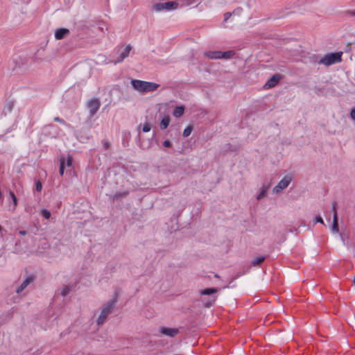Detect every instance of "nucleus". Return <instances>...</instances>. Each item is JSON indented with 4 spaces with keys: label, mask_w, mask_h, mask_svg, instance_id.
Returning a JSON list of instances; mask_svg holds the SVG:
<instances>
[{
    "label": "nucleus",
    "mask_w": 355,
    "mask_h": 355,
    "mask_svg": "<svg viewBox=\"0 0 355 355\" xmlns=\"http://www.w3.org/2000/svg\"><path fill=\"white\" fill-rule=\"evenodd\" d=\"M221 55L222 51H207L205 53V55L211 60L221 59Z\"/></svg>",
    "instance_id": "13"
},
{
    "label": "nucleus",
    "mask_w": 355,
    "mask_h": 355,
    "mask_svg": "<svg viewBox=\"0 0 355 355\" xmlns=\"http://www.w3.org/2000/svg\"><path fill=\"white\" fill-rule=\"evenodd\" d=\"M158 331L162 336H165L169 338H175L180 333V329L168 327H161L159 328Z\"/></svg>",
    "instance_id": "7"
},
{
    "label": "nucleus",
    "mask_w": 355,
    "mask_h": 355,
    "mask_svg": "<svg viewBox=\"0 0 355 355\" xmlns=\"http://www.w3.org/2000/svg\"><path fill=\"white\" fill-rule=\"evenodd\" d=\"M101 103L96 98H92L87 103V108L89 110V117L92 118L98 110Z\"/></svg>",
    "instance_id": "6"
},
{
    "label": "nucleus",
    "mask_w": 355,
    "mask_h": 355,
    "mask_svg": "<svg viewBox=\"0 0 355 355\" xmlns=\"http://www.w3.org/2000/svg\"><path fill=\"white\" fill-rule=\"evenodd\" d=\"M130 83L135 90L142 93L155 91L159 87L157 83L140 80H132Z\"/></svg>",
    "instance_id": "1"
},
{
    "label": "nucleus",
    "mask_w": 355,
    "mask_h": 355,
    "mask_svg": "<svg viewBox=\"0 0 355 355\" xmlns=\"http://www.w3.org/2000/svg\"><path fill=\"white\" fill-rule=\"evenodd\" d=\"M35 189L37 191H41L42 189V185L40 182H37L35 184Z\"/></svg>",
    "instance_id": "29"
},
{
    "label": "nucleus",
    "mask_w": 355,
    "mask_h": 355,
    "mask_svg": "<svg viewBox=\"0 0 355 355\" xmlns=\"http://www.w3.org/2000/svg\"><path fill=\"white\" fill-rule=\"evenodd\" d=\"M65 159V167L67 166V167H70L72 165V162H73V158L71 155H67V157H63Z\"/></svg>",
    "instance_id": "25"
},
{
    "label": "nucleus",
    "mask_w": 355,
    "mask_h": 355,
    "mask_svg": "<svg viewBox=\"0 0 355 355\" xmlns=\"http://www.w3.org/2000/svg\"><path fill=\"white\" fill-rule=\"evenodd\" d=\"M9 194H10V198L12 199V200L13 202V207L10 210L12 211H13L15 210V208L17 205V199L15 193L12 191H10Z\"/></svg>",
    "instance_id": "19"
},
{
    "label": "nucleus",
    "mask_w": 355,
    "mask_h": 355,
    "mask_svg": "<svg viewBox=\"0 0 355 355\" xmlns=\"http://www.w3.org/2000/svg\"><path fill=\"white\" fill-rule=\"evenodd\" d=\"M69 33V30L66 28H59L55 31V38L56 40H62Z\"/></svg>",
    "instance_id": "11"
},
{
    "label": "nucleus",
    "mask_w": 355,
    "mask_h": 355,
    "mask_svg": "<svg viewBox=\"0 0 355 355\" xmlns=\"http://www.w3.org/2000/svg\"><path fill=\"white\" fill-rule=\"evenodd\" d=\"M13 105L12 103H8L6 105V109H7L8 111L10 112L12 110Z\"/></svg>",
    "instance_id": "32"
},
{
    "label": "nucleus",
    "mask_w": 355,
    "mask_h": 355,
    "mask_svg": "<svg viewBox=\"0 0 355 355\" xmlns=\"http://www.w3.org/2000/svg\"><path fill=\"white\" fill-rule=\"evenodd\" d=\"M268 187L263 185L262 187L260 189L259 193L257 196V200H260L262 198H263L266 196V193L268 191Z\"/></svg>",
    "instance_id": "17"
},
{
    "label": "nucleus",
    "mask_w": 355,
    "mask_h": 355,
    "mask_svg": "<svg viewBox=\"0 0 355 355\" xmlns=\"http://www.w3.org/2000/svg\"><path fill=\"white\" fill-rule=\"evenodd\" d=\"M116 298L112 299L102 307L101 313L97 318V324H102L105 321L108 315L112 312L116 303Z\"/></svg>",
    "instance_id": "3"
},
{
    "label": "nucleus",
    "mask_w": 355,
    "mask_h": 355,
    "mask_svg": "<svg viewBox=\"0 0 355 355\" xmlns=\"http://www.w3.org/2000/svg\"><path fill=\"white\" fill-rule=\"evenodd\" d=\"M19 300V297L17 296L16 299L13 301L14 303L17 302Z\"/></svg>",
    "instance_id": "36"
},
{
    "label": "nucleus",
    "mask_w": 355,
    "mask_h": 355,
    "mask_svg": "<svg viewBox=\"0 0 355 355\" xmlns=\"http://www.w3.org/2000/svg\"><path fill=\"white\" fill-rule=\"evenodd\" d=\"M349 15L352 17H355V11H349Z\"/></svg>",
    "instance_id": "35"
},
{
    "label": "nucleus",
    "mask_w": 355,
    "mask_h": 355,
    "mask_svg": "<svg viewBox=\"0 0 355 355\" xmlns=\"http://www.w3.org/2000/svg\"><path fill=\"white\" fill-rule=\"evenodd\" d=\"M53 120L60 123L67 133L71 134L74 132V128L70 124L66 123L62 119L56 116L53 119Z\"/></svg>",
    "instance_id": "12"
},
{
    "label": "nucleus",
    "mask_w": 355,
    "mask_h": 355,
    "mask_svg": "<svg viewBox=\"0 0 355 355\" xmlns=\"http://www.w3.org/2000/svg\"><path fill=\"white\" fill-rule=\"evenodd\" d=\"M19 234L20 235L24 236V235H26V232L25 230H19Z\"/></svg>",
    "instance_id": "34"
},
{
    "label": "nucleus",
    "mask_w": 355,
    "mask_h": 355,
    "mask_svg": "<svg viewBox=\"0 0 355 355\" xmlns=\"http://www.w3.org/2000/svg\"><path fill=\"white\" fill-rule=\"evenodd\" d=\"M292 180V177L291 175H286L283 179H282L278 184L273 188L272 193H279L286 189Z\"/></svg>",
    "instance_id": "5"
},
{
    "label": "nucleus",
    "mask_w": 355,
    "mask_h": 355,
    "mask_svg": "<svg viewBox=\"0 0 355 355\" xmlns=\"http://www.w3.org/2000/svg\"><path fill=\"white\" fill-rule=\"evenodd\" d=\"M71 288H69V286H64L61 289L60 294L62 295V297H64L69 294Z\"/></svg>",
    "instance_id": "23"
},
{
    "label": "nucleus",
    "mask_w": 355,
    "mask_h": 355,
    "mask_svg": "<svg viewBox=\"0 0 355 355\" xmlns=\"http://www.w3.org/2000/svg\"><path fill=\"white\" fill-rule=\"evenodd\" d=\"M265 258H266L265 256L257 257L252 261V264L253 266L259 265V264L261 263L265 260Z\"/></svg>",
    "instance_id": "20"
},
{
    "label": "nucleus",
    "mask_w": 355,
    "mask_h": 355,
    "mask_svg": "<svg viewBox=\"0 0 355 355\" xmlns=\"http://www.w3.org/2000/svg\"><path fill=\"white\" fill-rule=\"evenodd\" d=\"M314 223H320L322 224L324 223L323 220L320 216H316L314 219Z\"/></svg>",
    "instance_id": "31"
},
{
    "label": "nucleus",
    "mask_w": 355,
    "mask_h": 355,
    "mask_svg": "<svg viewBox=\"0 0 355 355\" xmlns=\"http://www.w3.org/2000/svg\"><path fill=\"white\" fill-rule=\"evenodd\" d=\"M192 132V128L191 126H187L183 131V136L184 137H189Z\"/></svg>",
    "instance_id": "26"
},
{
    "label": "nucleus",
    "mask_w": 355,
    "mask_h": 355,
    "mask_svg": "<svg viewBox=\"0 0 355 355\" xmlns=\"http://www.w3.org/2000/svg\"><path fill=\"white\" fill-rule=\"evenodd\" d=\"M178 3L177 1H168L165 3H157L153 5V9L156 12H161L164 10L167 11L174 10L177 9Z\"/></svg>",
    "instance_id": "4"
},
{
    "label": "nucleus",
    "mask_w": 355,
    "mask_h": 355,
    "mask_svg": "<svg viewBox=\"0 0 355 355\" xmlns=\"http://www.w3.org/2000/svg\"><path fill=\"white\" fill-rule=\"evenodd\" d=\"M132 46L128 44L125 46L123 49L119 50V55L116 60L113 61L114 64H116L117 63L123 62L124 59L129 55Z\"/></svg>",
    "instance_id": "8"
},
{
    "label": "nucleus",
    "mask_w": 355,
    "mask_h": 355,
    "mask_svg": "<svg viewBox=\"0 0 355 355\" xmlns=\"http://www.w3.org/2000/svg\"><path fill=\"white\" fill-rule=\"evenodd\" d=\"M3 228L1 226H0V232L2 233Z\"/></svg>",
    "instance_id": "37"
},
{
    "label": "nucleus",
    "mask_w": 355,
    "mask_h": 355,
    "mask_svg": "<svg viewBox=\"0 0 355 355\" xmlns=\"http://www.w3.org/2000/svg\"><path fill=\"white\" fill-rule=\"evenodd\" d=\"M60 173L61 175L64 174V171L65 168V159L64 157H60Z\"/></svg>",
    "instance_id": "22"
},
{
    "label": "nucleus",
    "mask_w": 355,
    "mask_h": 355,
    "mask_svg": "<svg viewBox=\"0 0 355 355\" xmlns=\"http://www.w3.org/2000/svg\"><path fill=\"white\" fill-rule=\"evenodd\" d=\"M151 125L148 123H145L142 128V131L144 132H148L150 130Z\"/></svg>",
    "instance_id": "27"
},
{
    "label": "nucleus",
    "mask_w": 355,
    "mask_h": 355,
    "mask_svg": "<svg viewBox=\"0 0 355 355\" xmlns=\"http://www.w3.org/2000/svg\"><path fill=\"white\" fill-rule=\"evenodd\" d=\"M234 55V52L233 51H227L225 52H222L221 58L224 59H230Z\"/></svg>",
    "instance_id": "21"
},
{
    "label": "nucleus",
    "mask_w": 355,
    "mask_h": 355,
    "mask_svg": "<svg viewBox=\"0 0 355 355\" xmlns=\"http://www.w3.org/2000/svg\"><path fill=\"white\" fill-rule=\"evenodd\" d=\"M331 232L333 233L338 232V218H337L336 212H335L334 214V219H333V225H332V227H331Z\"/></svg>",
    "instance_id": "15"
},
{
    "label": "nucleus",
    "mask_w": 355,
    "mask_h": 355,
    "mask_svg": "<svg viewBox=\"0 0 355 355\" xmlns=\"http://www.w3.org/2000/svg\"><path fill=\"white\" fill-rule=\"evenodd\" d=\"M40 214L46 219H49L51 217V212L46 209H42L40 211Z\"/></svg>",
    "instance_id": "24"
},
{
    "label": "nucleus",
    "mask_w": 355,
    "mask_h": 355,
    "mask_svg": "<svg viewBox=\"0 0 355 355\" xmlns=\"http://www.w3.org/2000/svg\"><path fill=\"white\" fill-rule=\"evenodd\" d=\"M216 292V289L214 288H209L203 289L200 291V294L202 295H209Z\"/></svg>",
    "instance_id": "18"
},
{
    "label": "nucleus",
    "mask_w": 355,
    "mask_h": 355,
    "mask_svg": "<svg viewBox=\"0 0 355 355\" xmlns=\"http://www.w3.org/2000/svg\"><path fill=\"white\" fill-rule=\"evenodd\" d=\"M33 280L34 277L33 275L28 276L16 289V293H21L29 284L33 282Z\"/></svg>",
    "instance_id": "9"
},
{
    "label": "nucleus",
    "mask_w": 355,
    "mask_h": 355,
    "mask_svg": "<svg viewBox=\"0 0 355 355\" xmlns=\"http://www.w3.org/2000/svg\"><path fill=\"white\" fill-rule=\"evenodd\" d=\"M343 52L329 53L324 55L318 62V64H324L327 67L339 63L342 61Z\"/></svg>",
    "instance_id": "2"
},
{
    "label": "nucleus",
    "mask_w": 355,
    "mask_h": 355,
    "mask_svg": "<svg viewBox=\"0 0 355 355\" xmlns=\"http://www.w3.org/2000/svg\"><path fill=\"white\" fill-rule=\"evenodd\" d=\"M231 16H232V13L231 12H225L224 14V21H227L230 19V17Z\"/></svg>",
    "instance_id": "30"
},
{
    "label": "nucleus",
    "mask_w": 355,
    "mask_h": 355,
    "mask_svg": "<svg viewBox=\"0 0 355 355\" xmlns=\"http://www.w3.org/2000/svg\"><path fill=\"white\" fill-rule=\"evenodd\" d=\"M170 123V119L168 116L164 117L160 122V128L164 130L168 128Z\"/></svg>",
    "instance_id": "16"
},
{
    "label": "nucleus",
    "mask_w": 355,
    "mask_h": 355,
    "mask_svg": "<svg viewBox=\"0 0 355 355\" xmlns=\"http://www.w3.org/2000/svg\"><path fill=\"white\" fill-rule=\"evenodd\" d=\"M58 135L61 136L62 134L61 133H58Z\"/></svg>",
    "instance_id": "38"
},
{
    "label": "nucleus",
    "mask_w": 355,
    "mask_h": 355,
    "mask_svg": "<svg viewBox=\"0 0 355 355\" xmlns=\"http://www.w3.org/2000/svg\"><path fill=\"white\" fill-rule=\"evenodd\" d=\"M350 115L352 119L355 121V108L351 110Z\"/></svg>",
    "instance_id": "33"
},
{
    "label": "nucleus",
    "mask_w": 355,
    "mask_h": 355,
    "mask_svg": "<svg viewBox=\"0 0 355 355\" xmlns=\"http://www.w3.org/2000/svg\"><path fill=\"white\" fill-rule=\"evenodd\" d=\"M184 111V106H177L173 110V116L176 118L181 116Z\"/></svg>",
    "instance_id": "14"
},
{
    "label": "nucleus",
    "mask_w": 355,
    "mask_h": 355,
    "mask_svg": "<svg viewBox=\"0 0 355 355\" xmlns=\"http://www.w3.org/2000/svg\"><path fill=\"white\" fill-rule=\"evenodd\" d=\"M163 146L166 148H171L172 146V143L169 140H165L163 142Z\"/></svg>",
    "instance_id": "28"
},
{
    "label": "nucleus",
    "mask_w": 355,
    "mask_h": 355,
    "mask_svg": "<svg viewBox=\"0 0 355 355\" xmlns=\"http://www.w3.org/2000/svg\"><path fill=\"white\" fill-rule=\"evenodd\" d=\"M281 78V76L279 74H275L272 76L265 84L264 87L266 88H272L277 85L279 80Z\"/></svg>",
    "instance_id": "10"
}]
</instances>
